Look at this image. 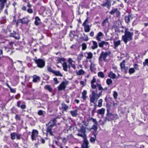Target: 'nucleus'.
Here are the masks:
<instances>
[{
	"label": "nucleus",
	"mask_w": 148,
	"mask_h": 148,
	"mask_svg": "<svg viewBox=\"0 0 148 148\" xmlns=\"http://www.w3.org/2000/svg\"><path fill=\"white\" fill-rule=\"evenodd\" d=\"M96 82V79L94 78L91 82V86L93 89H95L97 87H98V89L100 90L101 91L98 93H97V90H95L92 89L90 90L91 94L89 95V100L91 103L95 104V101L97 99L100 97L102 95V92L103 90H107V88L106 87L103 88L101 85L100 84H98L97 83L96 84L95 83Z\"/></svg>",
	"instance_id": "f257e3e1"
},
{
	"label": "nucleus",
	"mask_w": 148,
	"mask_h": 148,
	"mask_svg": "<svg viewBox=\"0 0 148 148\" xmlns=\"http://www.w3.org/2000/svg\"><path fill=\"white\" fill-rule=\"evenodd\" d=\"M125 35L122 36V39L125 44H126L127 41H130L132 39V37L133 35V32H130L127 31V29H126L124 32Z\"/></svg>",
	"instance_id": "f03ea898"
},
{
	"label": "nucleus",
	"mask_w": 148,
	"mask_h": 148,
	"mask_svg": "<svg viewBox=\"0 0 148 148\" xmlns=\"http://www.w3.org/2000/svg\"><path fill=\"white\" fill-rule=\"evenodd\" d=\"M56 120L55 119H53L48 124V125L47 128V132L48 133H49L51 136H53V133L51 130L52 127L56 124Z\"/></svg>",
	"instance_id": "7ed1b4c3"
},
{
	"label": "nucleus",
	"mask_w": 148,
	"mask_h": 148,
	"mask_svg": "<svg viewBox=\"0 0 148 148\" xmlns=\"http://www.w3.org/2000/svg\"><path fill=\"white\" fill-rule=\"evenodd\" d=\"M110 52L109 51L106 52H102L99 58V61L100 62L102 61H106V58L108 56H110Z\"/></svg>",
	"instance_id": "20e7f679"
},
{
	"label": "nucleus",
	"mask_w": 148,
	"mask_h": 148,
	"mask_svg": "<svg viewBox=\"0 0 148 148\" xmlns=\"http://www.w3.org/2000/svg\"><path fill=\"white\" fill-rule=\"evenodd\" d=\"M34 61L37 64V66L39 68H42L45 66V61L42 59H34Z\"/></svg>",
	"instance_id": "39448f33"
},
{
	"label": "nucleus",
	"mask_w": 148,
	"mask_h": 148,
	"mask_svg": "<svg viewBox=\"0 0 148 148\" xmlns=\"http://www.w3.org/2000/svg\"><path fill=\"white\" fill-rule=\"evenodd\" d=\"M68 84V82L67 81H63L58 87L59 90H65Z\"/></svg>",
	"instance_id": "423d86ee"
},
{
	"label": "nucleus",
	"mask_w": 148,
	"mask_h": 148,
	"mask_svg": "<svg viewBox=\"0 0 148 148\" xmlns=\"http://www.w3.org/2000/svg\"><path fill=\"white\" fill-rule=\"evenodd\" d=\"M77 135L79 136L82 137L84 138V143H86L87 142H88V140H87V137L85 134L79 133Z\"/></svg>",
	"instance_id": "0eeeda50"
},
{
	"label": "nucleus",
	"mask_w": 148,
	"mask_h": 148,
	"mask_svg": "<svg viewBox=\"0 0 148 148\" xmlns=\"http://www.w3.org/2000/svg\"><path fill=\"white\" fill-rule=\"evenodd\" d=\"M38 134V131L36 130H33L32 132V138L33 140L35 139L36 136Z\"/></svg>",
	"instance_id": "6e6552de"
},
{
	"label": "nucleus",
	"mask_w": 148,
	"mask_h": 148,
	"mask_svg": "<svg viewBox=\"0 0 148 148\" xmlns=\"http://www.w3.org/2000/svg\"><path fill=\"white\" fill-rule=\"evenodd\" d=\"M106 119L108 121H110L114 120L113 114L108 113L107 115Z\"/></svg>",
	"instance_id": "1a4fd4ad"
},
{
	"label": "nucleus",
	"mask_w": 148,
	"mask_h": 148,
	"mask_svg": "<svg viewBox=\"0 0 148 148\" xmlns=\"http://www.w3.org/2000/svg\"><path fill=\"white\" fill-rule=\"evenodd\" d=\"M62 66L63 68V70L66 71H67L68 70V68L70 69V65L68 66L66 62H64L62 64Z\"/></svg>",
	"instance_id": "9d476101"
},
{
	"label": "nucleus",
	"mask_w": 148,
	"mask_h": 148,
	"mask_svg": "<svg viewBox=\"0 0 148 148\" xmlns=\"http://www.w3.org/2000/svg\"><path fill=\"white\" fill-rule=\"evenodd\" d=\"M110 13L111 14H113L115 13H116L117 15H119L120 14V12L117 9L114 8L112 9V11L110 12Z\"/></svg>",
	"instance_id": "9b49d317"
},
{
	"label": "nucleus",
	"mask_w": 148,
	"mask_h": 148,
	"mask_svg": "<svg viewBox=\"0 0 148 148\" xmlns=\"http://www.w3.org/2000/svg\"><path fill=\"white\" fill-rule=\"evenodd\" d=\"M6 1V0H0V10L3 9L4 7V4Z\"/></svg>",
	"instance_id": "f8f14e48"
},
{
	"label": "nucleus",
	"mask_w": 148,
	"mask_h": 148,
	"mask_svg": "<svg viewBox=\"0 0 148 148\" xmlns=\"http://www.w3.org/2000/svg\"><path fill=\"white\" fill-rule=\"evenodd\" d=\"M86 57L88 59H91L92 58L93 54L91 52H86L85 53Z\"/></svg>",
	"instance_id": "ddd939ff"
},
{
	"label": "nucleus",
	"mask_w": 148,
	"mask_h": 148,
	"mask_svg": "<svg viewBox=\"0 0 148 148\" xmlns=\"http://www.w3.org/2000/svg\"><path fill=\"white\" fill-rule=\"evenodd\" d=\"M58 139L59 140L58 141H56L55 142L56 144L57 145H59L58 143L60 142L61 141H62V142L64 143H66V140L65 138H62L61 137H58Z\"/></svg>",
	"instance_id": "4468645a"
},
{
	"label": "nucleus",
	"mask_w": 148,
	"mask_h": 148,
	"mask_svg": "<svg viewBox=\"0 0 148 148\" xmlns=\"http://www.w3.org/2000/svg\"><path fill=\"white\" fill-rule=\"evenodd\" d=\"M110 5V0H107L106 2L101 5L103 6H106L107 8H109Z\"/></svg>",
	"instance_id": "2eb2a0df"
},
{
	"label": "nucleus",
	"mask_w": 148,
	"mask_h": 148,
	"mask_svg": "<svg viewBox=\"0 0 148 148\" xmlns=\"http://www.w3.org/2000/svg\"><path fill=\"white\" fill-rule=\"evenodd\" d=\"M19 23H21L23 24H25L27 23L28 21V19L27 18H23L22 19H20L18 21Z\"/></svg>",
	"instance_id": "dca6fc26"
},
{
	"label": "nucleus",
	"mask_w": 148,
	"mask_h": 148,
	"mask_svg": "<svg viewBox=\"0 0 148 148\" xmlns=\"http://www.w3.org/2000/svg\"><path fill=\"white\" fill-rule=\"evenodd\" d=\"M103 36V34L101 32H99L96 36L97 40L99 41H101V38Z\"/></svg>",
	"instance_id": "f3484780"
},
{
	"label": "nucleus",
	"mask_w": 148,
	"mask_h": 148,
	"mask_svg": "<svg viewBox=\"0 0 148 148\" xmlns=\"http://www.w3.org/2000/svg\"><path fill=\"white\" fill-rule=\"evenodd\" d=\"M70 113L73 117H76L77 114V110H72L70 111Z\"/></svg>",
	"instance_id": "a211bd4d"
},
{
	"label": "nucleus",
	"mask_w": 148,
	"mask_h": 148,
	"mask_svg": "<svg viewBox=\"0 0 148 148\" xmlns=\"http://www.w3.org/2000/svg\"><path fill=\"white\" fill-rule=\"evenodd\" d=\"M83 26L84 27V31L86 32H88L90 31V28L89 26L88 25H83Z\"/></svg>",
	"instance_id": "6ab92c4d"
},
{
	"label": "nucleus",
	"mask_w": 148,
	"mask_h": 148,
	"mask_svg": "<svg viewBox=\"0 0 148 148\" xmlns=\"http://www.w3.org/2000/svg\"><path fill=\"white\" fill-rule=\"evenodd\" d=\"M108 76L111 78L114 79L116 78V75L114 73H113L112 72L110 71L109 73V74H108Z\"/></svg>",
	"instance_id": "aec40b11"
},
{
	"label": "nucleus",
	"mask_w": 148,
	"mask_h": 148,
	"mask_svg": "<svg viewBox=\"0 0 148 148\" xmlns=\"http://www.w3.org/2000/svg\"><path fill=\"white\" fill-rule=\"evenodd\" d=\"M93 45L92 47V49H97L98 47V44L97 42L95 41H92Z\"/></svg>",
	"instance_id": "412c9836"
},
{
	"label": "nucleus",
	"mask_w": 148,
	"mask_h": 148,
	"mask_svg": "<svg viewBox=\"0 0 148 148\" xmlns=\"http://www.w3.org/2000/svg\"><path fill=\"white\" fill-rule=\"evenodd\" d=\"M131 18V14H129L127 16H126L125 17V21L127 23H128L130 21V19Z\"/></svg>",
	"instance_id": "4be33fe9"
},
{
	"label": "nucleus",
	"mask_w": 148,
	"mask_h": 148,
	"mask_svg": "<svg viewBox=\"0 0 148 148\" xmlns=\"http://www.w3.org/2000/svg\"><path fill=\"white\" fill-rule=\"evenodd\" d=\"M87 93V91L86 90H84L82 93V98L84 100H85L86 99L87 97L86 95Z\"/></svg>",
	"instance_id": "5701e85b"
},
{
	"label": "nucleus",
	"mask_w": 148,
	"mask_h": 148,
	"mask_svg": "<svg viewBox=\"0 0 148 148\" xmlns=\"http://www.w3.org/2000/svg\"><path fill=\"white\" fill-rule=\"evenodd\" d=\"M58 62L59 63H62V64L66 62V60L64 58H59L58 60Z\"/></svg>",
	"instance_id": "b1692460"
},
{
	"label": "nucleus",
	"mask_w": 148,
	"mask_h": 148,
	"mask_svg": "<svg viewBox=\"0 0 148 148\" xmlns=\"http://www.w3.org/2000/svg\"><path fill=\"white\" fill-rule=\"evenodd\" d=\"M85 73V71L81 69L77 72V74L78 75H84Z\"/></svg>",
	"instance_id": "393cba45"
},
{
	"label": "nucleus",
	"mask_w": 148,
	"mask_h": 148,
	"mask_svg": "<svg viewBox=\"0 0 148 148\" xmlns=\"http://www.w3.org/2000/svg\"><path fill=\"white\" fill-rule=\"evenodd\" d=\"M95 64L93 62H91L90 66V69L92 71H94Z\"/></svg>",
	"instance_id": "a878e982"
},
{
	"label": "nucleus",
	"mask_w": 148,
	"mask_h": 148,
	"mask_svg": "<svg viewBox=\"0 0 148 148\" xmlns=\"http://www.w3.org/2000/svg\"><path fill=\"white\" fill-rule=\"evenodd\" d=\"M33 81L34 82H37L38 80H39L40 77L38 76H37L36 75H34L33 77Z\"/></svg>",
	"instance_id": "bb28decb"
},
{
	"label": "nucleus",
	"mask_w": 148,
	"mask_h": 148,
	"mask_svg": "<svg viewBox=\"0 0 148 148\" xmlns=\"http://www.w3.org/2000/svg\"><path fill=\"white\" fill-rule=\"evenodd\" d=\"M105 109L102 108L101 109H99L98 110V113L100 114H103L104 113Z\"/></svg>",
	"instance_id": "cd10ccee"
},
{
	"label": "nucleus",
	"mask_w": 148,
	"mask_h": 148,
	"mask_svg": "<svg viewBox=\"0 0 148 148\" xmlns=\"http://www.w3.org/2000/svg\"><path fill=\"white\" fill-rule=\"evenodd\" d=\"M53 73L55 74V75L56 76H60V77H62L63 76L59 71H54Z\"/></svg>",
	"instance_id": "c85d7f7f"
},
{
	"label": "nucleus",
	"mask_w": 148,
	"mask_h": 148,
	"mask_svg": "<svg viewBox=\"0 0 148 148\" xmlns=\"http://www.w3.org/2000/svg\"><path fill=\"white\" fill-rule=\"evenodd\" d=\"M114 45L115 46L114 48L115 49L116 47H117L118 46L121 44V41L120 40H118L116 41H114Z\"/></svg>",
	"instance_id": "c756f323"
},
{
	"label": "nucleus",
	"mask_w": 148,
	"mask_h": 148,
	"mask_svg": "<svg viewBox=\"0 0 148 148\" xmlns=\"http://www.w3.org/2000/svg\"><path fill=\"white\" fill-rule=\"evenodd\" d=\"M40 21V19L38 17H36L35 18V25H37L39 24V22Z\"/></svg>",
	"instance_id": "7c9ffc66"
},
{
	"label": "nucleus",
	"mask_w": 148,
	"mask_h": 148,
	"mask_svg": "<svg viewBox=\"0 0 148 148\" xmlns=\"http://www.w3.org/2000/svg\"><path fill=\"white\" fill-rule=\"evenodd\" d=\"M45 89L48 90L49 92H51L52 89L51 86L49 85H46L45 87Z\"/></svg>",
	"instance_id": "2f4dec72"
},
{
	"label": "nucleus",
	"mask_w": 148,
	"mask_h": 148,
	"mask_svg": "<svg viewBox=\"0 0 148 148\" xmlns=\"http://www.w3.org/2000/svg\"><path fill=\"white\" fill-rule=\"evenodd\" d=\"M98 75L99 77H100L102 78H104L105 77V75L103 74V73L102 72H100L98 73Z\"/></svg>",
	"instance_id": "473e14b6"
},
{
	"label": "nucleus",
	"mask_w": 148,
	"mask_h": 148,
	"mask_svg": "<svg viewBox=\"0 0 148 148\" xmlns=\"http://www.w3.org/2000/svg\"><path fill=\"white\" fill-rule=\"evenodd\" d=\"M106 82L108 85H110L112 84V81L111 79H108L106 80Z\"/></svg>",
	"instance_id": "72a5a7b5"
},
{
	"label": "nucleus",
	"mask_w": 148,
	"mask_h": 148,
	"mask_svg": "<svg viewBox=\"0 0 148 148\" xmlns=\"http://www.w3.org/2000/svg\"><path fill=\"white\" fill-rule=\"evenodd\" d=\"M103 100L102 99H100L98 102V106L99 107H101L102 105V103L103 102Z\"/></svg>",
	"instance_id": "f704fd0d"
},
{
	"label": "nucleus",
	"mask_w": 148,
	"mask_h": 148,
	"mask_svg": "<svg viewBox=\"0 0 148 148\" xmlns=\"http://www.w3.org/2000/svg\"><path fill=\"white\" fill-rule=\"evenodd\" d=\"M62 108L66 111L68 108V106L64 103L62 104Z\"/></svg>",
	"instance_id": "c9c22d12"
},
{
	"label": "nucleus",
	"mask_w": 148,
	"mask_h": 148,
	"mask_svg": "<svg viewBox=\"0 0 148 148\" xmlns=\"http://www.w3.org/2000/svg\"><path fill=\"white\" fill-rule=\"evenodd\" d=\"M83 56L82 53H81L79 54L77 57V60L78 61H80L82 60L83 57Z\"/></svg>",
	"instance_id": "e433bc0d"
},
{
	"label": "nucleus",
	"mask_w": 148,
	"mask_h": 148,
	"mask_svg": "<svg viewBox=\"0 0 148 148\" xmlns=\"http://www.w3.org/2000/svg\"><path fill=\"white\" fill-rule=\"evenodd\" d=\"M125 60H123L122 62L120 64V66L121 69H123L125 68Z\"/></svg>",
	"instance_id": "4c0bfd02"
},
{
	"label": "nucleus",
	"mask_w": 148,
	"mask_h": 148,
	"mask_svg": "<svg viewBox=\"0 0 148 148\" xmlns=\"http://www.w3.org/2000/svg\"><path fill=\"white\" fill-rule=\"evenodd\" d=\"M135 72V70L134 68H131L129 70V72L130 74H132L134 73Z\"/></svg>",
	"instance_id": "58836bf2"
},
{
	"label": "nucleus",
	"mask_w": 148,
	"mask_h": 148,
	"mask_svg": "<svg viewBox=\"0 0 148 148\" xmlns=\"http://www.w3.org/2000/svg\"><path fill=\"white\" fill-rule=\"evenodd\" d=\"M88 142L86 143H84L83 145H82V148H88Z\"/></svg>",
	"instance_id": "ea45409f"
},
{
	"label": "nucleus",
	"mask_w": 148,
	"mask_h": 148,
	"mask_svg": "<svg viewBox=\"0 0 148 148\" xmlns=\"http://www.w3.org/2000/svg\"><path fill=\"white\" fill-rule=\"evenodd\" d=\"M47 69L48 71L49 72H51L53 73V72L54 71L51 68V67L49 66H47Z\"/></svg>",
	"instance_id": "a19ab883"
},
{
	"label": "nucleus",
	"mask_w": 148,
	"mask_h": 148,
	"mask_svg": "<svg viewBox=\"0 0 148 148\" xmlns=\"http://www.w3.org/2000/svg\"><path fill=\"white\" fill-rule=\"evenodd\" d=\"M45 113V112L44 111H43L42 110H40L38 112V114L39 115H44Z\"/></svg>",
	"instance_id": "79ce46f5"
},
{
	"label": "nucleus",
	"mask_w": 148,
	"mask_h": 148,
	"mask_svg": "<svg viewBox=\"0 0 148 148\" xmlns=\"http://www.w3.org/2000/svg\"><path fill=\"white\" fill-rule=\"evenodd\" d=\"M144 66H145L146 65L148 66V59H146L145 61L143 63Z\"/></svg>",
	"instance_id": "37998d69"
},
{
	"label": "nucleus",
	"mask_w": 148,
	"mask_h": 148,
	"mask_svg": "<svg viewBox=\"0 0 148 148\" xmlns=\"http://www.w3.org/2000/svg\"><path fill=\"white\" fill-rule=\"evenodd\" d=\"M82 49L83 50H85L86 48V43H84L82 44Z\"/></svg>",
	"instance_id": "c03bdc74"
},
{
	"label": "nucleus",
	"mask_w": 148,
	"mask_h": 148,
	"mask_svg": "<svg viewBox=\"0 0 148 148\" xmlns=\"http://www.w3.org/2000/svg\"><path fill=\"white\" fill-rule=\"evenodd\" d=\"M16 39H18L20 38V36L17 34H16L15 33L14 36H12Z\"/></svg>",
	"instance_id": "a18cd8bd"
},
{
	"label": "nucleus",
	"mask_w": 148,
	"mask_h": 148,
	"mask_svg": "<svg viewBox=\"0 0 148 148\" xmlns=\"http://www.w3.org/2000/svg\"><path fill=\"white\" fill-rule=\"evenodd\" d=\"M73 61L72 60V59L71 58H69L68 59V62L70 64H72L73 62Z\"/></svg>",
	"instance_id": "49530a36"
},
{
	"label": "nucleus",
	"mask_w": 148,
	"mask_h": 148,
	"mask_svg": "<svg viewBox=\"0 0 148 148\" xmlns=\"http://www.w3.org/2000/svg\"><path fill=\"white\" fill-rule=\"evenodd\" d=\"M11 138L12 139H14L15 138V135L14 133H12L11 134Z\"/></svg>",
	"instance_id": "de8ad7c7"
},
{
	"label": "nucleus",
	"mask_w": 148,
	"mask_h": 148,
	"mask_svg": "<svg viewBox=\"0 0 148 148\" xmlns=\"http://www.w3.org/2000/svg\"><path fill=\"white\" fill-rule=\"evenodd\" d=\"M97 123H95L94 125H93V127L92 128L93 129L95 130H97Z\"/></svg>",
	"instance_id": "09e8293b"
},
{
	"label": "nucleus",
	"mask_w": 148,
	"mask_h": 148,
	"mask_svg": "<svg viewBox=\"0 0 148 148\" xmlns=\"http://www.w3.org/2000/svg\"><path fill=\"white\" fill-rule=\"evenodd\" d=\"M96 140V136H95V137H91L90 139V141L91 142L93 143Z\"/></svg>",
	"instance_id": "8fccbe9b"
},
{
	"label": "nucleus",
	"mask_w": 148,
	"mask_h": 148,
	"mask_svg": "<svg viewBox=\"0 0 148 148\" xmlns=\"http://www.w3.org/2000/svg\"><path fill=\"white\" fill-rule=\"evenodd\" d=\"M118 96L117 93L115 91L114 92L113 96L115 99H116Z\"/></svg>",
	"instance_id": "3c124183"
},
{
	"label": "nucleus",
	"mask_w": 148,
	"mask_h": 148,
	"mask_svg": "<svg viewBox=\"0 0 148 148\" xmlns=\"http://www.w3.org/2000/svg\"><path fill=\"white\" fill-rule=\"evenodd\" d=\"M80 131L82 133L85 134V129L84 128H82L80 129Z\"/></svg>",
	"instance_id": "603ef678"
},
{
	"label": "nucleus",
	"mask_w": 148,
	"mask_h": 148,
	"mask_svg": "<svg viewBox=\"0 0 148 148\" xmlns=\"http://www.w3.org/2000/svg\"><path fill=\"white\" fill-rule=\"evenodd\" d=\"M108 20L107 19H106L104 20L103 22L102 25L103 26H104L106 25V23H108Z\"/></svg>",
	"instance_id": "864d4df0"
},
{
	"label": "nucleus",
	"mask_w": 148,
	"mask_h": 148,
	"mask_svg": "<svg viewBox=\"0 0 148 148\" xmlns=\"http://www.w3.org/2000/svg\"><path fill=\"white\" fill-rule=\"evenodd\" d=\"M103 42L102 41L99 44V46L100 47H102L103 46Z\"/></svg>",
	"instance_id": "5fc2aeb1"
},
{
	"label": "nucleus",
	"mask_w": 148,
	"mask_h": 148,
	"mask_svg": "<svg viewBox=\"0 0 148 148\" xmlns=\"http://www.w3.org/2000/svg\"><path fill=\"white\" fill-rule=\"evenodd\" d=\"M114 119H118V115L116 114H113Z\"/></svg>",
	"instance_id": "6e6d98bb"
},
{
	"label": "nucleus",
	"mask_w": 148,
	"mask_h": 148,
	"mask_svg": "<svg viewBox=\"0 0 148 148\" xmlns=\"http://www.w3.org/2000/svg\"><path fill=\"white\" fill-rule=\"evenodd\" d=\"M53 79L55 81V83L56 84H57L58 83L57 78H54Z\"/></svg>",
	"instance_id": "4d7b16f0"
},
{
	"label": "nucleus",
	"mask_w": 148,
	"mask_h": 148,
	"mask_svg": "<svg viewBox=\"0 0 148 148\" xmlns=\"http://www.w3.org/2000/svg\"><path fill=\"white\" fill-rule=\"evenodd\" d=\"M27 12L30 13H32L33 12V10L30 9H29L27 10Z\"/></svg>",
	"instance_id": "13d9d810"
},
{
	"label": "nucleus",
	"mask_w": 148,
	"mask_h": 148,
	"mask_svg": "<svg viewBox=\"0 0 148 148\" xmlns=\"http://www.w3.org/2000/svg\"><path fill=\"white\" fill-rule=\"evenodd\" d=\"M10 91L11 92L14 93L15 92V90L14 89H12L11 88H10Z\"/></svg>",
	"instance_id": "bf43d9fd"
},
{
	"label": "nucleus",
	"mask_w": 148,
	"mask_h": 148,
	"mask_svg": "<svg viewBox=\"0 0 148 148\" xmlns=\"http://www.w3.org/2000/svg\"><path fill=\"white\" fill-rule=\"evenodd\" d=\"M103 46L104 45L107 46L108 44V43L107 42H106L104 41H103Z\"/></svg>",
	"instance_id": "052dcab7"
},
{
	"label": "nucleus",
	"mask_w": 148,
	"mask_h": 148,
	"mask_svg": "<svg viewBox=\"0 0 148 148\" xmlns=\"http://www.w3.org/2000/svg\"><path fill=\"white\" fill-rule=\"evenodd\" d=\"M97 99L96 100V101H95V104H94V103H93L95 104L94 108L93 110L92 111V112H94V111L95 110V109L96 108V102L97 101Z\"/></svg>",
	"instance_id": "680f3d73"
},
{
	"label": "nucleus",
	"mask_w": 148,
	"mask_h": 148,
	"mask_svg": "<svg viewBox=\"0 0 148 148\" xmlns=\"http://www.w3.org/2000/svg\"><path fill=\"white\" fill-rule=\"evenodd\" d=\"M90 35L91 36H93L94 35V32L92 31L91 32L90 34Z\"/></svg>",
	"instance_id": "e2e57ef3"
},
{
	"label": "nucleus",
	"mask_w": 148,
	"mask_h": 148,
	"mask_svg": "<svg viewBox=\"0 0 148 148\" xmlns=\"http://www.w3.org/2000/svg\"><path fill=\"white\" fill-rule=\"evenodd\" d=\"M21 137V135L20 134H17L16 135V138L17 139H19Z\"/></svg>",
	"instance_id": "0e129e2a"
},
{
	"label": "nucleus",
	"mask_w": 148,
	"mask_h": 148,
	"mask_svg": "<svg viewBox=\"0 0 148 148\" xmlns=\"http://www.w3.org/2000/svg\"><path fill=\"white\" fill-rule=\"evenodd\" d=\"M88 22V19L87 18L83 23V25H86V23Z\"/></svg>",
	"instance_id": "69168bd1"
},
{
	"label": "nucleus",
	"mask_w": 148,
	"mask_h": 148,
	"mask_svg": "<svg viewBox=\"0 0 148 148\" xmlns=\"http://www.w3.org/2000/svg\"><path fill=\"white\" fill-rule=\"evenodd\" d=\"M71 65L74 69H76L75 66L74 64H71Z\"/></svg>",
	"instance_id": "338daca9"
},
{
	"label": "nucleus",
	"mask_w": 148,
	"mask_h": 148,
	"mask_svg": "<svg viewBox=\"0 0 148 148\" xmlns=\"http://www.w3.org/2000/svg\"><path fill=\"white\" fill-rule=\"evenodd\" d=\"M117 104L116 103H113V106L114 107H116L117 106Z\"/></svg>",
	"instance_id": "774afa93"
}]
</instances>
